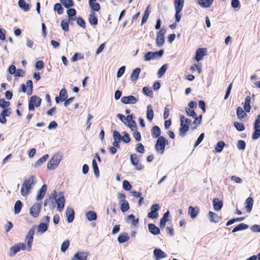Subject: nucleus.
Here are the masks:
<instances>
[{
	"label": "nucleus",
	"mask_w": 260,
	"mask_h": 260,
	"mask_svg": "<svg viewBox=\"0 0 260 260\" xmlns=\"http://www.w3.org/2000/svg\"><path fill=\"white\" fill-rule=\"evenodd\" d=\"M143 92L148 96H152L153 92L151 89L148 88V87H144L143 88Z\"/></svg>",
	"instance_id": "obj_57"
},
{
	"label": "nucleus",
	"mask_w": 260,
	"mask_h": 260,
	"mask_svg": "<svg viewBox=\"0 0 260 260\" xmlns=\"http://www.w3.org/2000/svg\"><path fill=\"white\" fill-rule=\"evenodd\" d=\"M128 125L132 131L134 132L137 131V125L135 121H132L131 123H128Z\"/></svg>",
	"instance_id": "obj_61"
},
{
	"label": "nucleus",
	"mask_w": 260,
	"mask_h": 260,
	"mask_svg": "<svg viewBox=\"0 0 260 260\" xmlns=\"http://www.w3.org/2000/svg\"><path fill=\"white\" fill-rule=\"evenodd\" d=\"M164 53L163 50H160L159 51L156 52H147L144 56V60L145 61H149L151 59H154L157 58H160L161 57Z\"/></svg>",
	"instance_id": "obj_5"
},
{
	"label": "nucleus",
	"mask_w": 260,
	"mask_h": 260,
	"mask_svg": "<svg viewBox=\"0 0 260 260\" xmlns=\"http://www.w3.org/2000/svg\"><path fill=\"white\" fill-rule=\"evenodd\" d=\"M95 1H92V2L89 1V5L92 10L98 12L100 10V6L99 4L95 3Z\"/></svg>",
	"instance_id": "obj_42"
},
{
	"label": "nucleus",
	"mask_w": 260,
	"mask_h": 260,
	"mask_svg": "<svg viewBox=\"0 0 260 260\" xmlns=\"http://www.w3.org/2000/svg\"><path fill=\"white\" fill-rule=\"evenodd\" d=\"M131 161L132 164L134 166L138 165L139 162V158L136 154H133L131 155Z\"/></svg>",
	"instance_id": "obj_48"
},
{
	"label": "nucleus",
	"mask_w": 260,
	"mask_h": 260,
	"mask_svg": "<svg viewBox=\"0 0 260 260\" xmlns=\"http://www.w3.org/2000/svg\"><path fill=\"white\" fill-rule=\"evenodd\" d=\"M41 209V204L40 203H35L30 209V214L34 217H37L40 212Z\"/></svg>",
	"instance_id": "obj_7"
},
{
	"label": "nucleus",
	"mask_w": 260,
	"mask_h": 260,
	"mask_svg": "<svg viewBox=\"0 0 260 260\" xmlns=\"http://www.w3.org/2000/svg\"><path fill=\"white\" fill-rule=\"evenodd\" d=\"M49 157V155L48 154H45L43 155L42 157H41L39 159H38L35 164L34 167L35 168H37L40 166L41 164L45 162Z\"/></svg>",
	"instance_id": "obj_37"
},
{
	"label": "nucleus",
	"mask_w": 260,
	"mask_h": 260,
	"mask_svg": "<svg viewBox=\"0 0 260 260\" xmlns=\"http://www.w3.org/2000/svg\"><path fill=\"white\" fill-rule=\"evenodd\" d=\"M133 137L135 138L136 141L139 142L141 140V136L140 133L138 131H134L133 133Z\"/></svg>",
	"instance_id": "obj_64"
},
{
	"label": "nucleus",
	"mask_w": 260,
	"mask_h": 260,
	"mask_svg": "<svg viewBox=\"0 0 260 260\" xmlns=\"http://www.w3.org/2000/svg\"><path fill=\"white\" fill-rule=\"evenodd\" d=\"M30 103H32L34 104L37 107L40 106L41 103V99L36 96H32L31 97L30 100H29Z\"/></svg>",
	"instance_id": "obj_41"
},
{
	"label": "nucleus",
	"mask_w": 260,
	"mask_h": 260,
	"mask_svg": "<svg viewBox=\"0 0 260 260\" xmlns=\"http://www.w3.org/2000/svg\"><path fill=\"white\" fill-rule=\"evenodd\" d=\"M62 159V156L59 153L55 154L47 164V169L49 170L55 169L58 165Z\"/></svg>",
	"instance_id": "obj_3"
},
{
	"label": "nucleus",
	"mask_w": 260,
	"mask_h": 260,
	"mask_svg": "<svg viewBox=\"0 0 260 260\" xmlns=\"http://www.w3.org/2000/svg\"><path fill=\"white\" fill-rule=\"evenodd\" d=\"M122 186L124 189L128 191L129 190L132 188V185L127 180H124L123 181Z\"/></svg>",
	"instance_id": "obj_59"
},
{
	"label": "nucleus",
	"mask_w": 260,
	"mask_h": 260,
	"mask_svg": "<svg viewBox=\"0 0 260 260\" xmlns=\"http://www.w3.org/2000/svg\"><path fill=\"white\" fill-rule=\"evenodd\" d=\"M18 6L22 10L27 12L29 10V5L26 3L24 0H19L18 1Z\"/></svg>",
	"instance_id": "obj_27"
},
{
	"label": "nucleus",
	"mask_w": 260,
	"mask_h": 260,
	"mask_svg": "<svg viewBox=\"0 0 260 260\" xmlns=\"http://www.w3.org/2000/svg\"><path fill=\"white\" fill-rule=\"evenodd\" d=\"M207 49L205 48H199L197 50L196 52V56L194 59L199 61L202 59L203 57L207 55Z\"/></svg>",
	"instance_id": "obj_10"
},
{
	"label": "nucleus",
	"mask_w": 260,
	"mask_h": 260,
	"mask_svg": "<svg viewBox=\"0 0 260 260\" xmlns=\"http://www.w3.org/2000/svg\"><path fill=\"white\" fill-rule=\"evenodd\" d=\"M60 2L67 8L74 6V3L72 0H60Z\"/></svg>",
	"instance_id": "obj_50"
},
{
	"label": "nucleus",
	"mask_w": 260,
	"mask_h": 260,
	"mask_svg": "<svg viewBox=\"0 0 260 260\" xmlns=\"http://www.w3.org/2000/svg\"><path fill=\"white\" fill-rule=\"evenodd\" d=\"M160 209L158 204H156L151 207V211L148 214V217L152 219H156L158 217V214L157 212Z\"/></svg>",
	"instance_id": "obj_8"
},
{
	"label": "nucleus",
	"mask_w": 260,
	"mask_h": 260,
	"mask_svg": "<svg viewBox=\"0 0 260 260\" xmlns=\"http://www.w3.org/2000/svg\"><path fill=\"white\" fill-rule=\"evenodd\" d=\"M48 225L45 223H41L38 226V232L41 233L45 232L48 229Z\"/></svg>",
	"instance_id": "obj_44"
},
{
	"label": "nucleus",
	"mask_w": 260,
	"mask_h": 260,
	"mask_svg": "<svg viewBox=\"0 0 260 260\" xmlns=\"http://www.w3.org/2000/svg\"><path fill=\"white\" fill-rule=\"evenodd\" d=\"M88 21L91 25H95L98 24V19L94 12H90L88 17Z\"/></svg>",
	"instance_id": "obj_25"
},
{
	"label": "nucleus",
	"mask_w": 260,
	"mask_h": 260,
	"mask_svg": "<svg viewBox=\"0 0 260 260\" xmlns=\"http://www.w3.org/2000/svg\"><path fill=\"white\" fill-rule=\"evenodd\" d=\"M153 255L155 260H159L167 256L166 253L159 248H156L154 250Z\"/></svg>",
	"instance_id": "obj_11"
},
{
	"label": "nucleus",
	"mask_w": 260,
	"mask_h": 260,
	"mask_svg": "<svg viewBox=\"0 0 260 260\" xmlns=\"http://www.w3.org/2000/svg\"><path fill=\"white\" fill-rule=\"evenodd\" d=\"M67 14L69 17V21H74L76 19L75 15L76 11L74 9H69L67 11Z\"/></svg>",
	"instance_id": "obj_38"
},
{
	"label": "nucleus",
	"mask_w": 260,
	"mask_h": 260,
	"mask_svg": "<svg viewBox=\"0 0 260 260\" xmlns=\"http://www.w3.org/2000/svg\"><path fill=\"white\" fill-rule=\"evenodd\" d=\"M153 116L154 112L152 106L149 105L147 107V118L150 121H151L153 118Z\"/></svg>",
	"instance_id": "obj_31"
},
{
	"label": "nucleus",
	"mask_w": 260,
	"mask_h": 260,
	"mask_svg": "<svg viewBox=\"0 0 260 260\" xmlns=\"http://www.w3.org/2000/svg\"><path fill=\"white\" fill-rule=\"evenodd\" d=\"M165 43V37L164 36H161L157 35L156 39V43L157 46L160 47L162 46Z\"/></svg>",
	"instance_id": "obj_45"
},
{
	"label": "nucleus",
	"mask_w": 260,
	"mask_h": 260,
	"mask_svg": "<svg viewBox=\"0 0 260 260\" xmlns=\"http://www.w3.org/2000/svg\"><path fill=\"white\" fill-rule=\"evenodd\" d=\"M61 26L64 31H68L69 30V25L66 21L62 20L61 22Z\"/></svg>",
	"instance_id": "obj_63"
},
{
	"label": "nucleus",
	"mask_w": 260,
	"mask_h": 260,
	"mask_svg": "<svg viewBox=\"0 0 260 260\" xmlns=\"http://www.w3.org/2000/svg\"><path fill=\"white\" fill-rule=\"evenodd\" d=\"M169 211H167L164 214V216L163 217L160 219V228L162 229V228H164L165 225H166V222L168 220V218L169 217Z\"/></svg>",
	"instance_id": "obj_30"
},
{
	"label": "nucleus",
	"mask_w": 260,
	"mask_h": 260,
	"mask_svg": "<svg viewBox=\"0 0 260 260\" xmlns=\"http://www.w3.org/2000/svg\"><path fill=\"white\" fill-rule=\"evenodd\" d=\"M140 72L141 69L139 68H136L135 70H133L131 77L132 81H137L138 79Z\"/></svg>",
	"instance_id": "obj_32"
},
{
	"label": "nucleus",
	"mask_w": 260,
	"mask_h": 260,
	"mask_svg": "<svg viewBox=\"0 0 260 260\" xmlns=\"http://www.w3.org/2000/svg\"><path fill=\"white\" fill-rule=\"evenodd\" d=\"M185 110L188 116H192L193 118L195 119V120L193 121V123L194 124H196L197 121L198 120V118L197 117V114H196V113L193 110L189 108H186Z\"/></svg>",
	"instance_id": "obj_33"
},
{
	"label": "nucleus",
	"mask_w": 260,
	"mask_h": 260,
	"mask_svg": "<svg viewBox=\"0 0 260 260\" xmlns=\"http://www.w3.org/2000/svg\"><path fill=\"white\" fill-rule=\"evenodd\" d=\"M10 105V103L6 101L4 99H0V107L3 108H6Z\"/></svg>",
	"instance_id": "obj_58"
},
{
	"label": "nucleus",
	"mask_w": 260,
	"mask_h": 260,
	"mask_svg": "<svg viewBox=\"0 0 260 260\" xmlns=\"http://www.w3.org/2000/svg\"><path fill=\"white\" fill-rule=\"evenodd\" d=\"M88 255V252L78 251L74 255V257L71 260H86Z\"/></svg>",
	"instance_id": "obj_12"
},
{
	"label": "nucleus",
	"mask_w": 260,
	"mask_h": 260,
	"mask_svg": "<svg viewBox=\"0 0 260 260\" xmlns=\"http://www.w3.org/2000/svg\"><path fill=\"white\" fill-rule=\"evenodd\" d=\"M119 205L122 212L127 211L129 208V204L126 200H120Z\"/></svg>",
	"instance_id": "obj_24"
},
{
	"label": "nucleus",
	"mask_w": 260,
	"mask_h": 260,
	"mask_svg": "<svg viewBox=\"0 0 260 260\" xmlns=\"http://www.w3.org/2000/svg\"><path fill=\"white\" fill-rule=\"evenodd\" d=\"M66 215L68 218V222H72L74 219L75 213L72 208L68 207L66 211Z\"/></svg>",
	"instance_id": "obj_14"
},
{
	"label": "nucleus",
	"mask_w": 260,
	"mask_h": 260,
	"mask_svg": "<svg viewBox=\"0 0 260 260\" xmlns=\"http://www.w3.org/2000/svg\"><path fill=\"white\" fill-rule=\"evenodd\" d=\"M129 239V237L128 234L126 233H123L118 236L117 240L119 243H121L128 241Z\"/></svg>",
	"instance_id": "obj_36"
},
{
	"label": "nucleus",
	"mask_w": 260,
	"mask_h": 260,
	"mask_svg": "<svg viewBox=\"0 0 260 260\" xmlns=\"http://www.w3.org/2000/svg\"><path fill=\"white\" fill-rule=\"evenodd\" d=\"M254 132L252 134V138L256 140L260 137V125H254Z\"/></svg>",
	"instance_id": "obj_34"
},
{
	"label": "nucleus",
	"mask_w": 260,
	"mask_h": 260,
	"mask_svg": "<svg viewBox=\"0 0 260 260\" xmlns=\"http://www.w3.org/2000/svg\"><path fill=\"white\" fill-rule=\"evenodd\" d=\"M225 145V143L223 141H219L217 143L215 147V150L217 152H221Z\"/></svg>",
	"instance_id": "obj_47"
},
{
	"label": "nucleus",
	"mask_w": 260,
	"mask_h": 260,
	"mask_svg": "<svg viewBox=\"0 0 260 260\" xmlns=\"http://www.w3.org/2000/svg\"><path fill=\"white\" fill-rule=\"evenodd\" d=\"M253 203V200L252 198L248 197L246 199V202H245V204H246L245 208H246L247 212H250L251 211L252 208Z\"/></svg>",
	"instance_id": "obj_23"
},
{
	"label": "nucleus",
	"mask_w": 260,
	"mask_h": 260,
	"mask_svg": "<svg viewBox=\"0 0 260 260\" xmlns=\"http://www.w3.org/2000/svg\"><path fill=\"white\" fill-rule=\"evenodd\" d=\"M47 190V185L44 184L41 188L39 189L38 194L37 196L36 200L38 201L42 200L44 197Z\"/></svg>",
	"instance_id": "obj_16"
},
{
	"label": "nucleus",
	"mask_w": 260,
	"mask_h": 260,
	"mask_svg": "<svg viewBox=\"0 0 260 260\" xmlns=\"http://www.w3.org/2000/svg\"><path fill=\"white\" fill-rule=\"evenodd\" d=\"M214 209L216 211L220 210L222 207V202L218 198H214L213 200Z\"/></svg>",
	"instance_id": "obj_19"
},
{
	"label": "nucleus",
	"mask_w": 260,
	"mask_h": 260,
	"mask_svg": "<svg viewBox=\"0 0 260 260\" xmlns=\"http://www.w3.org/2000/svg\"><path fill=\"white\" fill-rule=\"evenodd\" d=\"M126 221L127 223H130L134 226H137L139 223V219L136 218L133 214L128 215Z\"/></svg>",
	"instance_id": "obj_18"
},
{
	"label": "nucleus",
	"mask_w": 260,
	"mask_h": 260,
	"mask_svg": "<svg viewBox=\"0 0 260 260\" xmlns=\"http://www.w3.org/2000/svg\"><path fill=\"white\" fill-rule=\"evenodd\" d=\"M234 124L237 129L240 132L243 131L245 129V127L243 123L235 122Z\"/></svg>",
	"instance_id": "obj_56"
},
{
	"label": "nucleus",
	"mask_w": 260,
	"mask_h": 260,
	"mask_svg": "<svg viewBox=\"0 0 260 260\" xmlns=\"http://www.w3.org/2000/svg\"><path fill=\"white\" fill-rule=\"evenodd\" d=\"M57 205V209L59 211L63 210L64 206L65 199L63 196H61L56 200Z\"/></svg>",
	"instance_id": "obj_17"
},
{
	"label": "nucleus",
	"mask_w": 260,
	"mask_h": 260,
	"mask_svg": "<svg viewBox=\"0 0 260 260\" xmlns=\"http://www.w3.org/2000/svg\"><path fill=\"white\" fill-rule=\"evenodd\" d=\"M148 229L151 233L153 235H158L160 233L159 229L153 223L148 224Z\"/></svg>",
	"instance_id": "obj_20"
},
{
	"label": "nucleus",
	"mask_w": 260,
	"mask_h": 260,
	"mask_svg": "<svg viewBox=\"0 0 260 260\" xmlns=\"http://www.w3.org/2000/svg\"><path fill=\"white\" fill-rule=\"evenodd\" d=\"M188 214L190 215L191 218H195L198 215L199 212V208L197 207H193L189 206L188 209Z\"/></svg>",
	"instance_id": "obj_13"
},
{
	"label": "nucleus",
	"mask_w": 260,
	"mask_h": 260,
	"mask_svg": "<svg viewBox=\"0 0 260 260\" xmlns=\"http://www.w3.org/2000/svg\"><path fill=\"white\" fill-rule=\"evenodd\" d=\"M251 97L250 96H247L245 98L244 104V109L245 112H249L251 109L250 106V102H251Z\"/></svg>",
	"instance_id": "obj_22"
},
{
	"label": "nucleus",
	"mask_w": 260,
	"mask_h": 260,
	"mask_svg": "<svg viewBox=\"0 0 260 260\" xmlns=\"http://www.w3.org/2000/svg\"><path fill=\"white\" fill-rule=\"evenodd\" d=\"M208 215L210 218V221L212 222L218 223L221 219V217L220 216H218L217 214L212 211H210L208 213Z\"/></svg>",
	"instance_id": "obj_15"
},
{
	"label": "nucleus",
	"mask_w": 260,
	"mask_h": 260,
	"mask_svg": "<svg viewBox=\"0 0 260 260\" xmlns=\"http://www.w3.org/2000/svg\"><path fill=\"white\" fill-rule=\"evenodd\" d=\"M60 101L63 102L65 101L67 97V92L65 88H62L59 92Z\"/></svg>",
	"instance_id": "obj_46"
},
{
	"label": "nucleus",
	"mask_w": 260,
	"mask_h": 260,
	"mask_svg": "<svg viewBox=\"0 0 260 260\" xmlns=\"http://www.w3.org/2000/svg\"><path fill=\"white\" fill-rule=\"evenodd\" d=\"M54 11H57L58 14L60 15L63 13V9L62 7V6L59 3H57L55 4L54 6Z\"/></svg>",
	"instance_id": "obj_52"
},
{
	"label": "nucleus",
	"mask_w": 260,
	"mask_h": 260,
	"mask_svg": "<svg viewBox=\"0 0 260 260\" xmlns=\"http://www.w3.org/2000/svg\"><path fill=\"white\" fill-rule=\"evenodd\" d=\"M167 70V64L163 65L158 70L157 74L159 77L162 76Z\"/></svg>",
	"instance_id": "obj_54"
},
{
	"label": "nucleus",
	"mask_w": 260,
	"mask_h": 260,
	"mask_svg": "<svg viewBox=\"0 0 260 260\" xmlns=\"http://www.w3.org/2000/svg\"><path fill=\"white\" fill-rule=\"evenodd\" d=\"M70 245V241L69 240H66L63 242L61 245L60 250L61 252H65L66 250L68 249Z\"/></svg>",
	"instance_id": "obj_51"
},
{
	"label": "nucleus",
	"mask_w": 260,
	"mask_h": 260,
	"mask_svg": "<svg viewBox=\"0 0 260 260\" xmlns=\"http://www.w3.org/2000/svg\"><path fill=\"white\" fill-rule=\"evenodd\" d=\"M180 121L181 127L179 129L180 136L181 137H184L186 135V133L188 131L189 125L191 123V120L184 116H182L180 118Z\"/></svg>",
	"instance_id": "obj_2"
},
{
	"label": "nucleus",
	"mask_w": 260,
	"mask_h": 260,
	"mask_svg": "<svg viewBox=\"0 0 260 260\" xmlns=\"http://www.w3.org/2000/svg\"><path fill=\"white\" fill-rule=\"evenodd\" d=\"M246 147L245 143L243 140H239L237 144V147L240 150L245 149Z\"/></svg>",
	"instance_id": "obj_60"
},
{
	"label": "nucleus",
	"mask_w": 260,
	"mask_h": 260,
	"mask_svg": "<svg viewBox=\"0 0 260 260\" xmlns=\"http://www.w3.org/2000/svg\"><path fill=\"white\" fill-rule=\"evenodd\" d=\"M161 134L160 128L158 126H154L152 128V136L153 138H159Z\"/></svg>",
	"instance_id": "obj_29"
},
{
	"label": "nucleus",
	"mask_w": 260,
	"mask_h": 260,
	"mask_svg": "<svg viewBox=\"0 0 260 260\" xmlns=\"http://www.w3.org/2000/svg\"><path fill=\"white\" fill-rule=\"evenodd\" d=\"M237 116L239 119H242L247 116V114L241 107L237 108Z\"/></svg>",
	"instance_id": "obj_26"
},
{
	"label": "nucleus",
	"mask_w": 260,
	"mask_h": 260,
	"mask_svg": "<svg viewBox=\"0 0 260 260\" xmlns=\"http://www.w3.org/2000/svg\"><path fill=\"white\" fill-rule=\"evenodd\" d=\"M36 183L35 177L33 175L25 178L22 184L20 192L22 196L25 197L30 193L32 186Z\"/></svg>",
	"instance_id": "obj_1"
},
{
	"label": "nucleus",
	"mask_w": 260,
	"mask_h": 260,
	"mask_svg": "<svg viewBox=\"0 0 260 260\" xmlns=\"http://www.w3.org/2000/svg\"><path fill=\"white\" fill-rule=\"evenodd\" d=\"M214 0H198V4L203 8H209Z\"/></svg>",
	"instance_id": "obj_21"
},
{
	"label": "nucleus",
	"mask_w": 260,
	"mask_h": 260,
	"mask_svg": "<svg viewBox=\"0 0 260 260\" xmlns=\"http://www.w3.org/2000/svg\"><path fill=\"white\" fill-rule=\"evenodd\" d=\"M168 144L167 139L163 137H159L156 141L155 148L157 152L160 154L164 153L166 145Z\"/></svg>",
	"instance_id": "obj_4"
},
{
	"label": "nucleus",
	"mask_w": 260,
	"mask_h": 260,
	"mask_svg": "<svg viewBox=\"0 0 260 260\" xmlns=\"http://www.w3.org/2000/svg\"><path fill=\"white\" fill-rule=\"evenodd\" d=\"M184 4V0H175L174 6L175 11H181Z\"/></svg>",
	"instance_id": "obj_28"
},
{
	"label": "nucleus",
	"mask_w": 260,
	"mask_h": 260,
	"mask_svg": "<svg viewBox=\"0 0 260 260\" xmlns=\"http://www.w3.org/2000/svg\"><path fill=\"white\" fill-rule=\"evenodd\" d=\"M248 228V225L245 223H241L238 224L237 226L235 227L232 231L233 233H235L236 232L242 231L244 230H246Z\"/></svg>",
	"instance_id": "obj_39"
},
{
	"label": "nucleus",
	"mask_w": 260,
	"mask_h": 260,
	"mask_svg": "<svg viewBox=\"0 0 260 260\" xmlns=\"http://www.w3.org/2000/svg\"><path fill=\"white\" fill-rule=\"evenodd\" d=\"M114 140L119 141L121 139V136L119 132L114 131L113 134Z\"/></svg>",
	"instance_id": "obj_62"
},
{
	"label": "nucleus",
	"mask_w": 260,
	"mask_h": 260,
	"mask_svg": "<svg viewBox=\"0 0 260 260\" xmlns=\"http://www.w3.org/2000/svg\"><path fill=\"white\" fill-rule=\"evenodd\" d=\"M150 6H148L147 7L146 10H145L144 14L142 17L141 25H143L144 23H145L147 21V20L149 17V14L150 13Z\"/></svg>",
	"instance_id": "obj_40"
},
{
	"label": "nucleus",
	"mask_w": 260,
	"mask_h": 260,
	"mask_svg": "<svg viewBox=\"0 0 260 260\" xmlns=\"http://www.w3.org/2000/svg\"><path fill=\"white\" fill-rule=\"evenodd\" d=\"M35 233V230L34 228H31L28 232L25 241L27 243V250L29 251L31 250V244L33 242L34 235Z\"/></svg>",
	"instance_id": "obj_6"
},
{
	"label": "nucleus",
	"mask_w": 260,
	"mask_h": 260,
	"mask_svg": "<svg viewBox=\"0 0 260 260\" xmlns=\"http://www.w3.org/2000/svg\"><path fill=\"white\" fill-rule=\"evenodd\" d=\"M92 168L94 171V173L96 177L99 176V168L95 159H93L92 161Z\"/></svg>",
	"instance_id": "obj_49"
},
{
	"label": "nucleus",
	"mask_w": 260,
	"mask_h": 260,
	"mask_svg": "<svg viewBox=\"0 0 260 260\" xmlns=\"http://www.w3.org/2000/svg\"><path fill=\"white\" fill-rule=\"evenodd\" d=\"M86 216L87 219L91 221L92 220H95L97 218V215L96 213L93 211H90L86 213Z\"/></svg>",
	"instance_id": "obj_35"
},
{
	"label": "nucleus",
	"mask_w": 260,
	"mask_h": 260,
	"mask_svg": "<svg viewBox=\"0 0 260 260\" xmlns=\"http://www.w3.org/2000/svg\"><path fill=\"white\" fill-rule=\"evenodd\" d=\"M121 102L124 104H135L137 103L138 99L133 95L125 96L121 98Z\"/></svg>",
	"instance_id": "obj_9"
},
{
	"label": "nucleus",
	"mask_w": 260,
	"mask_h": 260,
	"mask_svg": "<svg viewBox=\"0 0 260 260\" xmlns=\"http://www.w3.org/2000/svg\"><path fill=\"white\" fill-rule=\"evenodd\" d=\"M26 84L27 87L29 88L26 91L28 95H31L32 93V82L31 80H28Z\"/></svg>",
	"instance_id": "obj_55"
},
{
	"label": "nucleus",
	"mask_w": 260,
	"mask_h": 260,
	"mask_svg": "<svg viewBox=\"0 0 260 260\" xmlns=\"http://www.w3.org/2000/svg\"><path fill=\"white\" fill-rule=\"evenodd\" d=\"M22 207V202L19 200L17 201L15 203V204L14 206L15 214H18L20 212Z\"/></svg>",
	"instance_id": "obj_43"
},
{
	"label": "nucleus",
	"mask_w": 260,
	"mask_h": 260,
	"mask_svg": "<svg viewBox=\"0 0 260 260\" xmlns=\"http://www.w3.org/2000/svg\"><path fill=\"white\" fill-rule=\"evenodd\" d=\"M10 253L9 254L10 255L14 256V255H15L16 253H17L20 250H19L18 246L16 244V245L11 247V248H10Z\"/></svg>",
	"instance_id": "obj_53"
}]
</instances>
